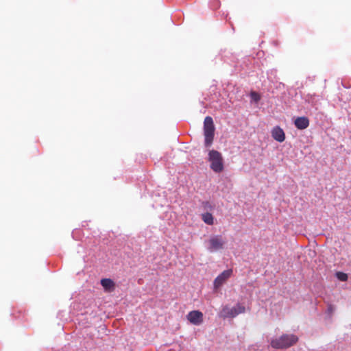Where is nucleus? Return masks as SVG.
<instances>
[{
    "mask_svg": "<svg viewBox=\"0 0 351 351\" xmlns=\"http://www.w3.org/2000/svg\"><path fill=\"white\" fill-rule=\"evenodd\" d=\"M208 161L210 162V168L215 173H221L224 169L223 158L219 152L212 149L208 152Z\"/></svg>",
    "mask_w": 351,
    "mask_h": 351,
    "instance_id": "obj_1",
    "label": "nucleus"
},
{
    "mask_svg": "<svg viewBox=\"0 0 351 351\" xmlns=\"http://www.w3.org/2000/svg\"><path fill=\"white\" fill-rule=\"evenodd\" d=\"M298 341L294 335H282L278 338L271 341V346L275 349H285L295 344Z\"/></svg>",
    "mask_w": 351,
    "mask_h": 351,
    "instance_id": "obj_2",
    "label": "nucleus"
},
{
    "mask_svg": "<svg viewBox=\"0 0 351 351\" xmlns=\"http://www.w3.org/2000/svg\"><path fill=\"white\" fill-rule=\"evenodd\" d=\"M215 125L211 117H206L204 121V145L206 147H210L213 144L215 136Z\"/></svg>",
    "mask_w": 351,
    "mask_h": 351,
    "instance_id": "obj_3",
    "label": "nucleus"
},
{
    "mask_svg": "<svg viewBox=\"0 0 351 351\" xmlns=\"http://www.w3.org/2000/svg\"><path fill=\"white\" fill-rule=\"evenodd\" d=\"M245 311V306L237 304L235 306L230 308L228 306H223L220 311L219 316L223 318L235 317L237 315L243 313Z\"/></svg>",
    "mask_w": 351,
    "mask_h": 351,
    "instance_id": "obj_4",
    "label": "nucleus"
},
{
    "mask_svg": "<svg viewBox=\"0 0 351 351\" xmlns=\"http://www.w3.org/2000/svg\"><path fill=\"white\" fill-rule=\"evenodd\" d=\"M208 250L210 252L217 251L223 248L225 240L220 235L211 237L209 239Z\"/></svg>",
    "mask_w": 351,
    "mask_h": 351,
    "instance_id": "obj_5",
    "label": "nucleus"
},
{
    "mask_svg": "<svg viewBox=\"0 0 351 351\" xmlns=\"http://www.w3.org/2000/svg\"><path fill=\"white\" fill-rule=\"evenodd\" d=\"M232 269H229L223 271L214 280V288L218 289L220 288L227 280L232 276Z\"/></svg>",
    "mask_w": 351,
    "mask_h": 351,
    "instance_id": "obj_6",
    "label": "nucleus"
},
{
    "mask_svg": "<svg viewBox=\"0 0 351 351\" xmlns=\"http://www.w3.org/2000/svg\"><path fill=\"white\" fill-rule=\"evenodd\" d=\"M187 319L192 324L198 326L203 322V313L199 311H192L188 313Z\"/></svg>",
    "mask_w": 351,
    "mask_h": 351,
    "instance_id": "obj_7",
    "label": "nucleus"
},
{
    "mask_svg": "<svg viewBox=\"0 0 351 351\" xmlns=\"http://www.w3.org/2000/svg\"><path fill=\"white\" fill-rule=\"evenodd\" d=\"M271 136L279 143H282L285 140V132L279 126H276L272 129Z\"/></svg>",
    "mask_w": 351,
    "mask_h": 351,
    "instance_id": "obj_8",
    "label": "nucleus"
},
{
    "mask_svg": "<svg viewBox=\"0 0 351 351\" xmlns=\"http://www.w3.org/2000/svg\"><path fill=\"white\" fill-rule=\"evenodd\" d=\"M294 125L298 130H304L309 125V119L306 117H297L294 121Z\"/></svg>",
    "mask_w": 351,
    "mask_h": 351,
    "instance_id": "obj_9",
    "label": "nucleus"
},
{
    "mask_svg": "<svg viewBox=\"0 0 351 351\" xmlns=\"http://www.w3.org/2000/svg\"><path fill=\"white\" fill-rule=\"evenodd\" d=\"M101 285L106 291H113L115 287L114 282L110 278L101 279Z\"/></svg>",
    "mask_w": 351,
    "mask_h": 351,
    "instance_id": "obj_10",
    "label": "nucleus"
},
{
    "mask_svg": "<svg viewBox=\"0 0 351 351\" xmlns=\"http://www.w3.org/2000/svg\"><path fill=\"white\" fill-rule=\"evenodd\" d=\"M202 220L204 223L208 225H213L214 223V219L213 215L210 213H206L202 215Z\"/></svg>",
    "mask_w": 351,
    "mask_h": 351,
    "instance_id": "obj_11",
    "label": "nucleus"
},
{
    "mask_svg": "<svg viewBox=\"0 0 351 351\" xmlns=\"http://www.w3.org/2000/svg\"><path fill=\"white\" fill-rule=\"evenodd\" d=\"M337 278L341 281H346L348 280V275L343 272H337L336 274Z\"/></svg>",
    "mask_w": 351,
    "mask_h": 351,
    "instance_id": "obj_12",
    "label": "nucleus"
},
{
    "mask_svg": "<svg viewBox=\"0 0 351 351\" xmlns=\"http://www.w3.org/2000/svg\"><path fill=\"white\" fill-rule=\"evenodd\" d=\"M250 97L252 99L256 102H258L261 99V96L259 94L254 91L251 92Z\"/></svg>",
    "mask_w": 351,
    "mask_h": 351,
    "instance_id": "obj_13",
    "label": "nucleus"
}]
</instances>
